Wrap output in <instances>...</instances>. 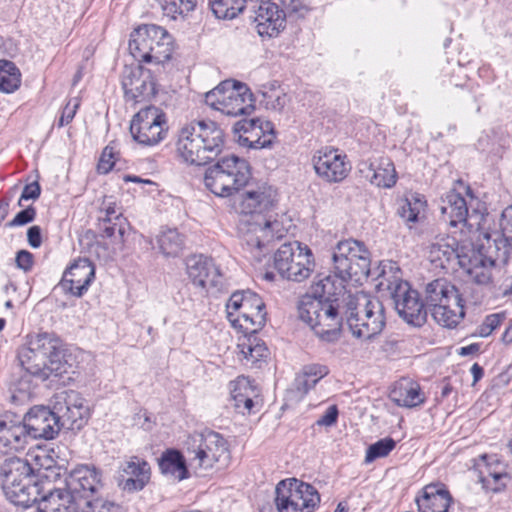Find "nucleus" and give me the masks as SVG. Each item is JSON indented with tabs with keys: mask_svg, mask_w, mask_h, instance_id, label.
I'll return each mask as SVG.
<instances>
[{
	"mask_svg": "<svg viewBox=\"0 0 512 512\" xmlns=\"http://www.w3.org/2000/svg\"><path fill=\"white\" fill-rule=\"evenodd\" d=\"M65 345L55 333L42 332L28 335L18 358L23 368L41 380L61 376L67 372Z\"/></svg>",
	"mask_w": 512,
	"mask_h": 512,
	"instance_id": "nucleus-1",
	"label": "nucleus"
},
{
	"mask_svg": "<svg viewBox=\"0 0 512 512\" xmlns=\"http://www.w3.org/2000/svg\"><path fill=\"white\" fill-rule=\"evenodd\" d=\"M224 138V132L216 122L192 121L179 131L176 142L177 156L190 165H206L222 152Z\"/></svg>",
	"mask_w": 512,
	"mask_h": 512,
	"instance_id": "nucleus-2",
	"label": "nucleus"
},
{
	"mask_svg": "<svg viewBox=\"0 0 512 512\" xmlns=\"http://www.w3.org/2000/svg\"><path fill=\"white\" fill-rule=\"evenodd\" d=\"M185 449L194 477H208L230 460L228 441L218 432L205 430L188 436Z\"/></svg>",
	"mask_w": 512,
	"mask_h": 512,
	"instance_id": "nucleus-3",
	"label": "nucleus"
},
{
	"mask_svg": "<svg viewBox=\"0 0 512 512\" xmlns=\"http://www.w3.org/2000/svg\"><path fill=\"white\" fill-rule=\"evenodd\" d=\"M344 322L356 338L370 340L385 327V310L382 302L359 292L349 295L344 306Z\"/></svg>",
	"mask_w": 512,
	"mask_h": 512,
	"instance_id": "nucleus-4",
	"label": "nucleus"
},
{
	"mask_svg": "<svg viewBox=\"0 0 512 512\" xmlns=\"http://www.w3.org/2000/svg\"><path fill=\"white\" fill-rule=\"evenodd\" d=\"M129 50L138 62L164 65L172 57L174 40L165 28L143 24L131 33Z\"/></svg>",
	"mask_w": 512,
	"mask_h": 512,
	"instance_id": "nucleus-5",
	"label": "nucleus"
},
{
	"mask_svg": "<svg viewBox=\"0 0 512 512\" xmlns=\"http://www.w3.org/2000/svg\"><path fill=\"white\" fill-rule=\"evenodd\" d=\"M251 177L248 162L234 154L222 157L204 174L205 187L218 197H229L245 187Z\"/></svg>",
	"mask_w": 512,
	"mask_h": 512,
	"instance_id": "nucleus-6",
	"label": "nucleus"
},
{
	"mask_svg": "<svg viewBox=\"0 0 512 512\" xmlns=\"http://www.w3.org/2000/svg\"><path fill=\"white\" fill-rule=\"evenodd\" d=\"M299 317L315 334L328 343L340 338L344 323V306L339 303L318 299H303L299 305Z\"/></svg>",
	"mask_w": 512,
	"mask_h": 512,
	"instance_id": "nucleus-7",
	"label": "nucleus"
},
{
	"mask_svg": "<svg viewBox=\"0 0 512 512\" xmlns=\"http://www.w3.org/2000/svg\"><path fill=\"white\" fill-rule=\"evenodd\" d=\"M425 293V305L430 308L435 321L443 327L454 328L464 318V301L456 286L446 279L430 282Z\"/></svg>",
	"mask_w": 512,
	"mask_h": 512,
	"instance_id": "nucleus-8",
	"label": "nucleus"
},
{
	"mask_svg": "<svg viewBox=\"0 0 512 512\" xmlns=\"http://www.w3.org/2000/svg\"><path fill=\"white\" fill-rule=\"evenodd\" d=\"M205 103L222 114L237 117L251 115L255 99L249 87L236 80H225L205 94Z\"/></svg>",
	"mask_w": 512,
	"mask_h": 512,
	"instance_id": "nucleus-9",
	"label": "nucleus"
},
{
	"mask_svg": "<svg viewBox=\"0 0 512 512\" xmlns=\"http://www.w3.org/2000/svg\"><path fill=\"white\" fill-rule=\"evenodd\" d=\"M333 271L342 280L361 283L370 275V252L355 239L339 241L332 254Z\"/></svg>",
	"mask_w": 512,
	"mask_h": 512,
	"instance_id": "nucleus-10",
	"label": "nucleus"
},
{
	"mask_svg": "<svg viewBox=\"0 0 512 512\" xmlns=\"http://www.w3.org/2000/svg\"><path fill=\"white\" fill-rule=\"evenodd\" d=\"M226 311L232 326L245 333H256L266 323L265 303L250 290L233 293L226 304Z\"/></svg>",
	"mask_w": 512,
	"mask_h": 512,
	"instance_id": "nucleus-11",
	"label": "nucleus"
},
{
	"mask_svg": "<svg viewBox=\"0 0 512 512\" xmlns=\"http://www.w3.org/2000/svg\"><path fill=\"white\" fill-rule=\"evenodd\" d=\"M487 246L481 250L475 251L469 249L459 260V267L477 284H488L492 279L491 269L500 264H506L509 259L508 250L498 245L494 236L489 233L486 235Z\"/></svg>",
	"mask_w": 512,
	"mask_h": 512,
	"instance_id": "nucleus-12",
	"label": "nucleus"
},
{
	"mask_svg": "<svg viewBox=\"0 0 512 512\" xmlns=\"http://www.w3.org/2000/svg\"><path fill=\"white\" fill-rule=\"evenodd\" d=\"M65 489H55L42 497L38 512H77L93 505L96 486L92 482H65Z\"/></svg>",
	"mask_w": 512,
	"mask_h": 512,
	"instance_id": "nucleus-13",
	"label": "nucleus"
},
{
	"mask_svg": "<svg viewBox=\"0 0 512 512\" xmlns=\"http://www.w3.org/2000/svg\"><path fill=\"white\" fill-rule=\"evenodd\" d=\"M311 250L301 243L282 244L274 254V267L284 279L301 282L308 278L314 269Z\"/></svg>",
	"mask_w": 512,
	"mask_h": 512,
	"instance_id": "nucleus-14",
	"label": "nucleus"
},
{
	"mask_svg": "<svg viewBox=\"0 0 512 512\" xmlns=\"http://www.w3.org/2000/svg\"><path fill=\"white\" fill-rule=\"evenodd\" d=\"M320 495L308 482H277L274 504L278 512H313Z\"/></svg>",
	"mask_w": 512,
	"mask_h": 512,
	"instance_id": "nucleus-15",
	"label": "nucleus"
},
{
	"mask_svg": "<svg viewBox=\"0 0 512 512\" xmlns=\"http://www.w3.org/2000/svg\"><path fill=\"white\" fill-rule=\"evenodd\" d=\"M165 114L155 106L141 109L131 120L132 138L143 146H153L162 141L166 135Z\"/></svg>",
	"mask_w": 512,
	"mask_h": 512,
	"instance_id": "nucleus-16",
	"label": "nucleus"
},
{
	"mask_svg": "<svg viewBox=\"0 0 512 512\" xmlns=\"http://www.w3.org/2000/svg\"><path fill=\"white\" fill-rule=\"evenodd\" d=\"M389 289L395 309L403 320L414 326H421L426 322V305L417 290L402 280L389 285Z\"/></svg>",
	"mask_w": 512,
	"mask_h": 512,
	"instance_id": "nucleus-17",
	"label": "nucleus"
},
{
	"mask_svg": "<svg viewBox=\"0 0 512 512\" xmlns=\"http://www.w3.org/2000/svg\"><path fill=\"white\" fill-rule=\"evenodd\" d=\"M185 264L188 278L195 287L211 292L226 290V278L211 257L191 255L186 258Z\"/></svg>",
	"mask_w": 512,
	"mask_h": 512,
	"instance_id": "nucleus-18",
	"label": "nucleus"
},
{
	"mask_svg": "<svg viewBox=\"0 0 512 512\" xmlns=\"http://www.w3.org/2000/svg\"><path fill=\"white\" fill-rule=\"evenodd\" d=\"M283 228L276 220L264 216L262 220H255L249 223V228L243 236L244 244L252 257L260 262L270 251L274 239L283 237Z\"/></svg>",
	"mask_w": 512,
	"mask_h": 512,
	"instance_id": "nucleus-19",
	"label": "nucleus"
},
{
	"mask_svg": "<svg viewBox=\"0 0 512 512\" xmlns=\"http://www.w3.org/2000/svg\"><path fill=\"white\" fill-rule=\"evenodd\" d=\"M121 85L127 102H141L156 94V82L151 70L140 64L124 66Z\"/></svg>",
	"mask_w": 512,
	"mask_h": 512,
	"instance_id": "nucleus-20",
	"label": "nucleus"
},
{
	"mask_svg": "<svg viewBox=\"0 0 512 512\" xmlns=\"http://www.w3.org/2000/svg\"><path fill=\"white\" fill-rule=\"evenodd\" d=\"M249 18L256 24L260 36L275 37L284 29L286 13L271 0H261L249 5Z\"/></svg>",
	"mask_w": 512,
	"mask_h": 512,
	"instance_id": "nucleus-21",
	"label": "nucleus"
},
{
	"mask_svg": "<svg viewBox=\"0 0 512 512\" xmlns=\"http://www.w3.org/2000/svg\"><path fill=\"white\" fill-rule=\"evenodd\" d=\"M442 203L440 207L441 213L450 226L456 227L458 224H463L472 229L479 227L484 218V215L479 213L477 209H472L469 212L466 198L455 190L449 191L442 200Z\"/></svg>",
	"mask_w": 512,
	"mask_h": 512,
	"instance_id": "nucleus-22",
	"label": "nucleus"
},
{
	"mask_svg": "<svg viewBox=\"0 0 512 512\" xmlns=\"http://www.w3.org/2000/svg\"><path fill=\"white\" fill-rule=\"evenodd\" d=\"M57 415L55 409L44 406L31 408L23 418L29 440L53 439L61 430Z\"/></svg>",
	"mask_w": 512,
	"mask_h": 512,
	"instance_id": "nucleus-23",
	"label": "nucleus"
},
{
	"mask_svg": "<svg viewBox=\"0 0 512 512\" xmlns=\"http://www.w3.org/2000/svg\"><path fill=\"white\" fill-rule=\"evenodd\" d=\"M313 166L316 174L328 183L343 181L351 169L345 154L337 149H322L313 157Z\"/></svg>",
	"mask_w": 512,
	"mask_h": 512,
	"instance_id": "nucleus-24",
	"label": "nucleus"
},
{
	"mask_svg": "<svg viewBox=\"0 0 512 512\" xmlns=\"http://www.w3.org/2000/svg\"><path fill=\"white\" fill-rule=\"evenodd\" d=\"M234 133L239 134V141L250 148L269 147L274 138V125L260 118L241 119L233 126Z\"/></svg>",
	"mask_w": 512,
	"mask_h": 512,
	"instance_id": "nucleus-25",
	"label": "nucleus"
},
{
	"mask_svg": "<svg viewBox=\"0 0 512 512\" xmlns=\"http://www.w3.org/2000/svg\"><path fill=\"white\" fill-rule=\"evenodd\" d=\"M54 409L61 429L78 431L84 427L89 416V409L84 405L83 398L75 391L66 392L63 401H57Z\"/></svg>",
	"mask_w": 512,
	"mask_h": 512,
	"instance_id": "nucleus-26",
	"label": "nucleus"
},
{
	"mask_svg": "<svg viewBox=\"0 0 512 512\" xmlns=\"http://www.w3.org/2000/svg\"><path fill=\"white\" fill-rule=\"evenodd\" d=\"M94 279V264L87 258H78L65 270L60 285L65 292L81 297Z\"/></svg>",
	"mask_w": 512,
	"mask_h": 512,
	"instance_id": "nucleus-27",
	"label": "nucleus"
},
{
	"mask_svg": "<svg viewBox=\"0 0 512 512\" xmlns=\"http://www.w3.org/2000/svg\"><path fill=\"white\" fill-rule=\"evenodd\" d=\"M29 443L24 420L13 413L0 416V450L5 452L23 450Z\"/></svg>",
	"mask_w": 512,
	"mask_h": 512,
	"instance_id": "nucleus-28",
	"label": "nucleus"
},
{
	"mask_svg": "<svg viewBox=\"0 0 512 512\" xmlns=\"http://www.w3.org/2000/svg\"><path fill=\"white\" fill-rule=\"evenodd\" d=\"M276 190L266 184L258 186L242 194L238 199L237 211L241 214L261 215L269 212L276 202Z\"/></svg>",
	"mask_w": 512,
	"mask_h": 512,
	"instance_id": "nucleus-29",
	"label": "nucleus"
},
{
	"mask_svg": "<svg viewBox=\"0 0 512 512\" xmlns=\"http://www.w3.org/2000/svg\"><path fill=\"white\" fill-rule=\"evenodd\" d=\"M453 499L444 484L430 482L416 497L419 512H449Z\"/></svg>",
	"mask_w": 512,
	"mask_h": 512,
	"instance_id": "nucleus-30",
	"label": "nucleus"
},
{
	"mask_svg": "<svg viewBox=\"0 0 512 512\" xmlns=\"http://www.w3.org/2000/svg\"><path fill=\"white\" fill-rule=\"evenodd\" d=\"M464 247H460L455 238H441L432 243L429 248V258L432 263L442 269H454L459 266V260L465 255Z\"/></svg>",
	"mask_w": 512,
	"mask_h": 512,
	"instance_id": "nucleus-31",
	"label": "nucleus"
},
{
	"mask_svg": "<svg viewBox=\"0 0 512 512\" xmlns=\"http://www.w3.org/2000/svg\"><path fill=\"white\" fill-rule=\"evenodd\" d=\"M158 466L164 477H173L178 480H185L193 477L190 466V456L187 459L183 453L177 449H166L158 459Z\"/></svg>",
	"mask_w": 512,
	"mask_h": 512,
	"instance_id": "nucleus-32",
	"label": "nucleus"
},
{
	"mask_svg": "<svg viewBox=\"0 0 512 512\" xmlns=\"http://www.w3.org/2000/svg\"><path fill=\"white\" fill-rule=\"evenodd\" d=\"M41 482H2V490L8 501L15 506L28 508L40 495Z\"/></svg>",
	"mask_w": 512,
	"mask_h": 512,
	"instance_id": "nucleus-33",
	"label": "nucleus"
},
{
	"mask_svg": "<svg viewBox=\"0 0 512 512\" xmlns=\"http://www.w3.org/2000/svg\"><path fill=\"white\" fill-rule=\"evenodd\" d=\"M368 173L365 177L372 185L380 188H391L396 184L397 173L395 166L388 157H379L367 165Z\"/></svg>",
	"mask_w": 512,
	"mask_h": 512,
	"instance_id": "nucleus-34",
	"label": "nucleus"
},
{
	"mask_svg": "<svg viewBox=\"0 0 512 512\" xmlns=\"http://www.w3.org/2000/svg\"><path fill=\"white\" fill-rule=\"evenodd\" d=\"M389 397L396 405L406 408L419 406L425 401L419 384L410 379L396 382Z\"/></svg>",
	"mask_w": 512,
	"mask_h": 512,
	"instance_id": "nucleus-35",
	"label": "nucleus"
},
{
	"mask_svg": "<svg viewBox=\"0 0 512 512\" xmlns=\"http://www.w3.org/2000/svg\"><path fill=\"white\" fill-rule=\"evenodd\" d=\"M473 472L477 474L478 480H489V478L500 480L511 477L507 465L496 454H483L474 459Z\"/></svg>",
	"mask_w": 512,
	"mask_h": 512,
	"instance_id": "nucleus-36",
	"label": "nucleus"
},
{
	"mask_svg": "<svg viewBox=\"0 0 512 512\" xmlns=\"http://www.w3.org/2000/svg\"><path fill=\"white\" fill-rule=\"evenodd\" d=\"M242 342L238 344L240 354L243 356L242 361L245 365L251 367H260L262 362H265L269 356V350L265 342L259 339L255 333H249Z\"/></svg>",
	"mask_w": 512,
	"mask_h": 512,
	"instance_id": "nucleus-37",
	"label": "nucleus"
},
{
	"mask_svg": "<svg viewBox=\"0 0 512 512\" xmlns=\"http://www.w3.org/2000/svg\"><path fill=\"white\" fill-rule=\"evenodd\" d=\"M347 282H350V280H342L334 272V275H327L315 282L311 288L312 296H307L305 299H323L339 303L337 295L344 290V284Z\"/></svg>",
	"mask_w": 512,
	"mask_h": 512,
	"instance_id": "nucleus-38",
	"label": "nucleus"
},
{
	"mask_svg": "<svg viewBox=\"0 0 512 512\" xmlns=\"http://www.w3.org/2000/svg\"><path fill=\"white\" fill-rule=\"evenodd\" d=\"M32 475H35L38 480H48L49 478L48 475L41 474L40 471L35 474L30 463L27 460L18 457L6 459L0 466V476L3 478L21 480L22 478H27Z\"/></svg>",
	"mask_w": 512,
	"mask_h": 512,
	"instance_id": "nucleus-39",
	"label": "nucleus"
},
{
	"mask_svg": "<svg viewBox=\"0 0 512 512\" xmlns=\"http://www.w3.org/2000/svg\"><path fill=\"white\" fill-rule=\"evenodd\" d=\"M256 389L251 385V382L245 378H238L235 386L231 391L234 407L239 413H251L254 407V397H257Z\"/></svg>",
	"mask_w": 512,
	"mask_h": 512,
	"instance_id": "nucleus-40",
	"label": "nucleus"
},
{
	"mask_svg": "<svg viewBox=\"0 0 512 512\" xmlns=\"http://www.w3.org/2000/svg\"><path fill=\"white\" fill-rule=\"evenodd\" d=\"M426 208V201L420 194H411L406 197L400 204L397 214L403 219V221L411 227L419 221L421 216L424 214Z\"/></svg>",
	"mask_w": 512,
	"mask_h": 512,
	"instance_id": "nucleus-41",
	"label": "nucleus"
},
{
	"mask_svg": "<svg viewBox=\"0 0 512 512\" xmlns=\"http://www.w3.org/2000/svg\"><path fill=\"white\" fill-rule=\"evenodd\" d=\"M160 252L165 257H176L184 248V236L177 229H166L157 236Z\"/></svg>",
	"mask_w": 512,
	"mask_h": 512,
	"instance_id": "nucleus-42",
	"label": "nucleus"
},
{
	"mask_svg": "<svg viewBox=\"0 0 512 512\" xmlns=\"http://www.w3.org/2000/svg\"><path fill=\"white\" fill-rule=\"evenodd\" d=\"M122 476H127L126 480H149L151 477L150 464L138 456H130L120 466Z\"/></svg>",
	"mask_w": 512,
	"mask_h": 512,
	"instance_id": "nucleus-43",
	"label": "nucleus"
},
{
	"mask_svg": "<svg viewBox=\"0 0 512 512\" xmlns=\"http://www.w3.org/2000/svg\"><path fill=\"white\" fill-rule=\"evenodd\" d=\"M21 84L18 67L9 60H0V92L13 93Z\"/></svg>",
	"mask_w": 512,
	"mask_h": 512,
	"instance_id": "nucleus-44",
	"label": "nucleus"
},
{
	"mask_svg": "<svg viewBox=\"0 0 512 512\" xmlns=\"http://www.w3.org/2000/svg\"><path fill=\"white\" fill-rule=\"evenodd\" d=\"M196 0H160L163 16L170 20H184L196 7Z\"/></svg>",
	"mask_w": 512,
	"mask_h": 512,
	"instance_id": "nucleus-45",
	"label": "nucleus"
},
{
	"mask_svg": "<svg viewBox=\"0 0 512 512\" xmlns=\"http://www.w3.org/2000/svg\"><path fill=\"white\" fill-rule=\"evenodd\" d=\"M328 373L329 369L325 365L309 364L304 366L302 374L296 379L297 389L307 393Z\"/></svg>",
	"mask_w": 512,
	"mask_h": 512,
	"instance_id": "nucleus-46",
	"label": "nucleus"
},
{
	"mask_svg": "<svg viewBox=\"0 0 512 512\" xmlns=\"http://www.w3.org/2000/svg\"><path fill=\"white\" fill-rule=\"evenodd\" d=\"M209 6L218 19H233L248 9V0H209Z\"/></svg>",
	"mask_w": 512,
	"mask_h": 512,
	"instance_id": "nucleus-47",
	"label": "nucleus"
},
{
	"mask_svg": "<svg viewBox=\"0 0 512 512\" xmlns=\"http://www.w3.org/2000/svg\"><path fill=\"white\" fill-rule=\"evenodd\" d=\"M497 240L498 245L508 250V255L512 253V206L503 212L500 220V231L491 233Z\"/></svg>",
	"mask_w": 512,
	"mask_h": 512,
	"instance_id": "nucleus-48",
	"label": "nucleus"
},
{
	"mask_svg": "<svg viewBox=\"0 0 512 512\" xmlns=\"http://www.w3.org/2000/svg\"><path fill=\"white\" fill-rule=\"evenodd\" d=\"M395 446L396 442L391 437L380 439L367 448L365 461L370 463L378 458L386 457Z\"/></svg>",
	"mask_w": 512,
	"mask_h": 512,
	"instance_id": "nucleus-49",
	"label": "nucleus"
},
{
	"mask_svg": "<svg viewBox=\"0 0 512 512\" xmlns=\"http://www.w3.org/2000/svg\"><path fill=\"white\" fill-rule=\"evenodd\" d=\"M98 489L96 488V493L93 496V505L85 506L83 504L82 512H126V509L117 503L114 502H101L98 499Z\"/></svg>",
	"mask_w": 512,
	"mask_h": 512,
	"instance_id": "nucleus-50",
	"label": "nucleus"
},
{
	"mask_svg": "<svg viewBox=\"0 0 512 512\" xmlns=\"http://www.w3.org/2000/svg\"><path fill=\"white\" fill-rule=\"evenodd\" d=\"M101 476V471L93 464H79L70 472V478L72 480H89Z\"/></svg>",
	"mask_w": 512,
	"mask_h": 512,
	"instance_id": "nucleus-51",
	"label": "nucleus"
},
{
	"mask_svg": "<svg viewBox=\"0 0 512 512\" xmlns=\"http://www.w3.org/2000/svg\"><path fill=\"white\" fill-rule=\"evenodd\" d=\"M125 233V227L121 222H107L103 221L102 235L103 237H107L113 239L115 243H122L123 237Z\"/></svg>",
	"mask_w": 512,
	"mask_h": 512,
	"instance_id": "nucleus-52",
	"label": "nucleus"
},
{
	"mask_svg": "<svg viewBox=\"0 0 512 512\" xmlns=\"http://www.w3.org/2000/svg\"><path fill=\"white\" fill-rule=\"evenodd\" d=\"M286 17L302 18L308 12V7L303 0H281Z\"/></svg>",
	"mask_w": 512,
	"mask_h": 512,
	"instance_id": "nucleus-53",
	"label": "nucleus"
},
{
	"mask_svg": "<svg viewBox=\"0 0 512 512\" xmlns=\"http://www.w3.org/2000/svg\"><path fill=\"white\" fill-rule=\"evenodd\" d=\"M36 216V210L29 206L26 209L21 210L16 214V216L9 221L6 226L8 227H16V226H22L26 225L34 220Z\"/></svg>",
	"mask_w": 512,
	"mask_h": 512,
	"instance_id": "nucleus-54",
	"label": "nucleus"
},
{
	"mask_svg": "<svg viewBox=\"0 0 512 512\" xmlns=\"http://www.w3.org/2000/svg\"><path fill=\"white\" fill-rule=\"evenodd\" d=\"M79 106H80V101L78 98L69 100V102L64 107L62 114L59 118L58 126L63 127L65 125L69 124L73 120Z\"/></svg>",
	"mask_w": 512,
	"mask_h": 512,
	"instance_id": "nucleus-55",
	"label": "nucleus"
},
{
	"mask_svg": "<svg viewBox=\"0 0 512 512\" xmlns=\"http://www.w3.org/2000/svg\"><path fill=\"white\" fill-rule=\"evenodd\" d=\"M115 164L114 161V150L111 146H106L101 154L99 163H98V171L101 173H108L112 170Z\"/></svg>",
	"mask_w": 512,
	"mask_h": 512,
	"instance_id": "nucleus-56",
	"label": "nucleus"
},
{
	"mask_svg": "<svg viewBox=\"0 0 512 512\" xmlns=\"http://www.w3.org/2000/svg\"><path fill=\"white\" fill-rule=\"evenodd\" d=\"M145 484L146 482H118V489L122 497L129 499L131 495L141 491Z\"/></svg>",
	"mask_w": 512,
	"mask_h": 512,
	"instance_id": "nucleus-57",
	"label": "nucleus"
},
{
	"mask_svg": "<svg viewBox=\"0 0 512 512\" xmlns=\"http://www.w3.org/2000/svg\"><path fill=\"white\" fill-rule=\"evenodd\" d=\"M41 188L38 182H33L30 184L25 185L23 188V191L21 193L18 205L22 206L23 200H35L40 196Z\"/></svg>",
	"mask_w": 512,
	"mask_h": 512,
	"instance_id": "nucleus-58",
	"label": "nucleus"
},
{
	"mask_svg": "<svg viewBox=\"0 0 512 512\" xmlns=\"http://www.w3.org/2000/svg\"><path fill=\"white\" fill-rule=\"evenodd\" d=\"M338 418V408L336 405H332L327 408L325 413L317 420L319 426H332L336 423Z\"/></svg>",
	"mask_w": 512,
	"mask_h": 512,
	"instance_id": "nucleus-59",
	"label": "nucleus"
},
{
	"mask_svg": "<svg viewBox=\"0 0 512 512\" xmlns=\"http://www.w3.org/2000/svg\"><path fill=\"white\" fill-rule=\"evenodd\" d=\"M15 261L18 268L29 271L33 266V255L27 250H20L16 254Z\"/></svg>",
	"mask_w": 512,
	"mask_h": 512,
	"instance_id": "nucleus-60",
	"label": "nucleus"
},
{
	"mask_svg": "<svg viewBox=\"0 0 512 512\" xmlns=\"http://www.w3.org/2000/svg\"><path fill=\"white\" fill-rule=\"evenodd\" d=\"M266 98V106L269 109L275 110V111H281L287 102V97L285 94L282 95H269L265 96Z\"/></svg>",
	"mask_w": 512,
	"mask_h": 512,
	"instance_id": "nucleus-61",
	"label": "nucleus"
},
{
	"mask_svg": "<svg viewBox=\"0 0 512 512\" xmlns=\"http://www.w3.org/2000/svg\"><path fill=\"white\" fill-rule=\"evenodd\" d=\"M28 243L32 248H38L42 243L41 228L39 226H31L27 231Z\"/></svg>",
	"mask_w": 512,
	"mask_h": 512,
	"instance_id": "nucleus-62",
	"label": "nucleus"
},
{
	"mask_svg": "<svg viewBox=\"0 0 512 512\" xmlns=\"http://www.w3.org/2000/svg\"><path fill=\"white\" fill-rule=\"evenodd\" d=\"M486 493H500L505 490V482H480Z\"/></svg>",
	"mask_w": 512,
	"mask_h": 512,
	"instance_id": "nucleus-63",
	"label": "nucleus"
},
{
	"mask_svg": "<svg viewBox=\"0 0 512 512\" xmlns=\"http://www.w3.org/2000/svg\"><path fill=\"white\" fill-rule=\"evenodd\" d=\"M504 318L505 316L503 313H495L486 316L484 321L491 328V330L494 331L501 325Z\"/></svg>",
	"mask_w": 512,
	"mask_h": 512,
	"instance_id": "nucleus-64",
	"label": "nucleus"
}]
</instances>
